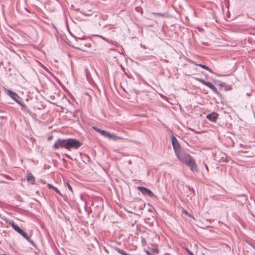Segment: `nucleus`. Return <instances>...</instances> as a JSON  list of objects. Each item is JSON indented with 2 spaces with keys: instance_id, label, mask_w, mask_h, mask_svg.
Wrapping results in <instances>:
<instances>
[{
  "instance_id": "17",
  "label": "nucleus",
  "mask_w": 255,
  "mask_h": 255,
  "mask_svg": "<svg viewBox=\"0 0 255 255\" xmlns=\"http://www.w3.org/2000/svg\"><path fill=\"white\" fill-rule=\"evenodd\" d=\"M195 64L196 65H198V66H199V67L204 69H206V70H208L210 73H213V71L209 67H208L206 65L202 64Z\"/></svg>"
},
{
  "instance_id": "11",
  "label": "nucleus",
  "mask_w": 255,
  "mask_h": 255,
  "mask_svg": "<svg viewBox=\"0 0 255 255\" xmlns=\"http://www.w3.org/2000/svg\"><path fill=\"white\" fill-rule=\"evenodd\" d=\"M9 224L12 227V228L17 233L19 234L21 232V231L22 230L18 225L15 224L14 222L11 220L9 222Z\"/></svg>"
},
{
  "instance_id": "19",
  "label": "nucleus",
  "mask_w": 255,
  "mask_h": 255,
  "mask_svg": "<svg viewBox=\"0 0 255 255\" xmlns=\"http://www.w3.org/2000/svg\"><path fill=\"white\" fill-rule=\"evenodd\" d=\"M151 250H152V252L155 254H158L159 253V250L157 248H153Z\"/></svg>"
},
{
  "instance_id": "14",
  "label": "nucleus",
  "mask_w": 255,
  "mask_h": 255,
  "mask_svg": "<svg viewBox=\"0 0 255 255\" xmlns=\"http://www.w3.org/2000/svg\"><path fill=\"white\" fill-rule=\"evenodd\" d=\"M19 234L21 235L23 238H24L28 242L30 243L31 244H34L32 240H31L30 237L23 230L21 231Z\"/></svg>"
},
{
  "instance_id": "7",
  "label": "nucleus",
  "mask_w": 255,
  "mask_h": 255,
  "mask_svg": "<svg viewBox=\"0 0 255 255\" xmlns=\"http://www.w3.org/2000/svg\"><path fill=\"white\" fill-rule=\"evenodd\" d=\"M137 189L140 191L142 194L146 195L150 197H155L153 192L149 189L142 186H138Z\"/></svg>"
},
{
  "instance_id": "24",
  "label": "nucleus",
  "mask_w": 255,
  "mask_h": 255,
  "mask_svg": "<svg viewBox=\"0 0 255 255\" xmlns=\"http://www.w3.org/2000/svg\"><path fill=\"white\" fill-rule=\"evenodd\" d=\"M65 156H66L67 158H69V159H70V158H71L70 156V155H69L68 154H65Z\"/></svg>"
},
{
  "instance_id": "3",
  "label": "nucleus",
  "mask_w": 255,
  "mask_h": 255,
  "mask_svg": "<svg viewBox=\"0 0 255 255\" xmlns=\"http://www.w3.org/2000/svg\"><path fill=\"white\" fill-rule=\"evenodd\" d=\"M67 143V138H58L56 140L54 144L52 146V147L54 149L64 148L68 150Z\"/></svg>"
},
{
  "instance_id": "1",
  "label": "nucleus",
  "mask_w": 255,
  "mask_h": 255,
  "mask_svg": "<svg viewBox=\"0 0 255 255\" xmlns=\"http://www.w3.org/2000/svg\"><path fill=\"white\" fill-rule=\"evenodd\" d=\"M178 159L182 163H185L192 171L198 172L197 165L192 157L184 150L179 152L176 155Z\"/></svg>"
},
{
  "instance_id": "16",
  "label": "nucleus",
  "mask_w": 255,
  "mask_h": 255,
  "mask_svg": "<svg viewBox=\"0 0 255 255\" xmlns=\"http://www.w3.org/2000/svg\"><path fill=\"white\" fill-rule=\"evenodd\" d=\"M47 186L49 189H53L55 192L62 196L61 192L56 187L50 184H48Z\"/></svg>"
},
{
  "instance_id": "10",
  "label": "nucleus",
  "mask_w": 255,
  "mask_h": 255,
  "mask_svg": "<svg viewBox=\"0 0 255 255\" xmlns=\"http://www.w3.org/2000/svg\"><path fill=\"white\" fill-rule=\"evenodd\" d=\"M9 224L12 227V228L17 233L19 234L21 232V231L22 230L18 225L15 224L14 222L11 220L9 222Z\"/></svg>"
},
{
  "instance_id": "15",
  "label": "nucleus",
  "mask_w": 255,
  "mask_h": 255,
  "mask_svg": "<svg viewBox=\"0 0 255 255\" xmlns=\"http://www.w3.org/2000/svg\"><path fill=\"white\" fill-rule=\"evenodd\" d=\"M107 137H109L110 138H112L114 140H117L118 139H123L122 137L117 136L116 135L111 134L109 132L108 133V134L107 135Z\"/></svg>"
},
{
  "instance_id": "2",
  "label": "nucleus",
  "mask_w": 255,
  "mask_h": 255,
  "mask_svg": "<svg viewBox=\"0 0 255 255\" xmlns=\"http://www.w3.org/2000/svg\"><path fill=\"white\" fill-rule=\"evenodd\" d=\"M68 150L78 149L82 145V142L78 139L72 138H67Z\"/></svg>"
},
{
  "instance_id": "31",
  "label": "nucleus",
  "mask_w": 255,
  "mask_h": 255,
  "mask_svg": "<svg viewBox=\"0 0 255 255\" xmlns=\"http://www.w3.org/2000/svg\"><path fill=\"white\" fill-rule=\"evenodd\" d=\"M3 255H6L3 254Z\"/></svg>"
},
{
  "instance_id": "22",
  "label": "nucleus",
  "mask_w": 255,
  "mask_h": 255,
  "mask_svg": "<svg viewBox=\"0 0 255 255\" xmlns=\"http://www.w3.org/2000/svg\"><path fill=\"white\" fill-rule=\"evenodd\" d=\"M219 86L223 87L225 85V83L224 82H221V83L219 84Z\"/></svg>"
},
{
  "instance_id": "21",
  "label": "nucleus",
  "mask_w": 255,
  "mask_h": 255,
  "mask_svg": "<svg viewBox=\"0 0 255 255\" xmlns=\"http://www.w3.org/2000/svg\"><path fill=\"white\" fill-rule=\"evenodd\" d=\"M186 250L190 255H194L189 249L186 248Z\"/></svg>"
},
{
  "instance_id": "9",
  "label": "nucleus",
  "mask_w": 255,
  "mask_h": 255,
  "mask_svg": "<svg viewBox=\"0 0 255 255\" xmlns=\"http://www.w3.org/2000/svg\"><path fill=\"white\" fill-rule=\"evenodd\" d=\"M218 116V114L217 113L213 112L207 115L206 116V118L209 121L214 122L216 121Z\"/></svg>"
},
{
  "instance_id": "5",
  "label": "nucleus",
  "mask_w": 255,
  "mask_h": 255,
  "mask_svg": "<svg viewBox=\"0 0 255 255\" xmlns=\"http://www.w3.org/2000/svg\"><path fill=\"white\" fill-rule=\"evenodd\" d=\"M196 80L198 81H199V82H200L201 83H202V84L208 87L209 88H210L213 91V92L214 93H215L216 94H219V93L216 87L211 82H207V81H205L204 80H203L202 79H200V78H196Z\"/></svg>"
},
{
  "instance_id": "28",
  "label": "nucleus",
  "mask_w": 255,
  "mask_h": 255,
  "mask_svg": "<svg viewBox=\"0 0 255 255\" xmlns=\"http://www.w3.org/2000/svg\"><path fill=\"white\" fill-rule=\"evenodd\" d=\"M25 9H26V10H27V11L29 12V11H28V10L27 8H25Z\"/></svg>"
},
{
  "instance_id": "29",
  "label": "nucleus",
  "mask_w": 255,
  "mask_h": 255,
  "mask_svg": "<svg viewBox=\"0 0 255 255\" xmlns=\"http://www.w3.org/2000/svg\"><path fill=\"white\" fill-rule=\"evenodd\" d=\"M139 202H143V201H142V200H139Z\"/></svg>"
},
{
  "instance_id": "25",
  "label": "nucleus",
  "mask_w": 255,
  "mask_h": 255,
  "mask_svg": "<svg viewBox=\"0 0 255 255\" xmlns=\"http://www.w3.org/2000/svg\"><path fill=\"white\" fill-rule=\"evenodd\" d=\"M205 168H206V169L207 170V171H209L208 167L206 164H205Z\"/></svg>"
},
{
  "instance_id": "27",
  "label": "nucleus",
  "mask_w": 255,
  "mask_h": 255,
  "mask_svg": "<svg viewBox=\"0 0 255 255\" xmlns=\"http://www.w3.org/2000/svg\"><path fill=\"white\" fill-rule=\"evenodd\" d=\"M146 254H147V255H151V254L148 252H146Z\"/></svg>"
},
{
  "instance_id": "6",
  "label": "nucleus",
  "mask_w": 255,
  "mask_h": 255,
  "mask_svg": "<svg viewBox=\"0 0 255 255\" xmlns=\"http://www.w3.org/2000/svg\"><path fill=\"white\" fill-rule=\"evenodd\" d=\"M171 140L173 150L175 154L176 155L179 152L182 151L183 150L180 149V145L178 142L177 139L173 135H172L171 136Z\"/></svg>"
},
{
  "instance_id": "12",
  "label": "nucleus",
  "mask_w": 255,
  "mask_h": 255,
  "mask_svg": "<svg viewBox=\"0 0 255 255\" xmlns=\"http://www.w3.org/2000/svg\"><path fill=\"white\" fill-rule=\"evenodd\" d=\"M92 128L94 129L96 131L100 133L102 135H103L105 137H107V135L108 134V132L103 129H101L96 127H92Z\"/></svg>"
},
{
  "instance_id": "18",
  "label": "nucleus",
  "mask_w": 255,
  "mask_h": 255,
  "mask_svg": "<svg viewBox=\"0 0 255 255\" xmlns=\"http://www.w3.org/2000/svg\"><path fill=\"white\" fill-rule=\"evenodd\" d=\"M141 242L143 246H145L146 244V240L143 237L141 238Z\"/></svg>"
},
{
  "instance_id": "8",
  "label": "nucleus",
  "mask_w": 255,
  "mask_h": 255,
  "mask_svg": "<svg viewBox=\"0 0 255 255\" xmlns=\"http://www.w3.org/2000/svg\"><path fill=\"white\" fill-rule=\"evenodd\" d=\"M215 160L219 162H227V156L226 154L220 153L219 154H216L215 156Z\"/></svg>"
},
{
  "instance_id": "13",
  "label": "nucleus",
  "mask_w": 255,
  "mask_h": 255,
  "mask_svg": "<svg viewBox=\"0 0 255 255\" xmlns=\"http://www.w3.org/2000/svg\"><path fill=\"white\" fill-rule=\"evenodd\" d=\"M27 180L28 182L31 184H34L35 183L34 177L30 172L27 174Z\"/></svg>"
},
{
  "instance_id": "23",
  "label": "nucleus",
  "mask_w": 255,
  "mask_h": 255,
  "mask_svg": "<svg viewBox=\"0 0 255 255\" xmlns=\"http://www.w3.org/2000/svg\"><path fill=\"white\" fill-rule=\"evenodd\" d=\"M249 245L251 246L255 250V246H254L253 244L249 243Z\"/></svg>"
},
{
  "instance_id": "4",
  "label": "nucleus",
  "mask_w": 255,
  "mask_h": 255,
  "mask_svg": "<svg viewBox=\"0 0 255 255\" xmlns=\"http://www.w3.org/2000/svg\"><path fill=\"white\" fill-rule=\"evenodd\" d=\"M5 93L7 94V95H8L10 98H11L13 100H14L17 104H18L23 108L25 107V104L19 100V99H20V97H19L17 94L10 90L5 89Z\"/></svg>"
},
{
  "instance_id": "30",
  "label": "nucleus",
  "mask_w": 255,
  "mask_h": 255,
  "mask_svg": "<svg viewBox=\"0 0 255 255\" xmlns=\"http://www.w3.org/2000/svg\"><path fill=\"white\" fill-rule=\"evenodd\" d=\"M2 63V62L0 63V65Z\"/></svg>"
},
{
  "instance_id": "20",
  "label": "nucleus",
  "mask_w": 255,
  "mask_h": 255,
  "mask_svg": "<svg viewBox=\"0 0 255 255\" xmlns=\"http://www.w3.org/2000/svg\"><path fill=\"white\" fill-rule=\"evenodd\" d=\"M67 187H68L69 190L70 191H71L72 192H73V190H72V188L71 186L68 183H67Z\"/></svg>"
},
{
  "instance_id": "26",
  "label": "nucleus",
  "mask_w": 255,
  "mask_h": 255,
  "mask_svg": "<svg viewBox=\"0 0 255 255\" xmlns=\"http://www.w3.org/2000/svg\"><path fill=\"white\" fill-rule=\"evenodd\" d=\"M53 136L51 135V136H50L48 137V140H50L51 138H52Z\"/></svg>"
}]
</instances>
